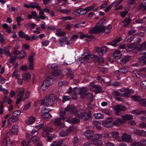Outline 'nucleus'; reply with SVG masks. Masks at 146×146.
Masks as SVG:
<instances>
[{"label": "nucleus", "mask_w": 146, "mask_h": 146, "mask_svg": "<svg viewBox=\"0 0 146 146\" xmlns=\"http://www.w3.org/2000/svg\"><path fill=\"white\" fill-rule=\"evenodd\" d=\"M66 37H62L59 40V43L61 46H62L64 45V42L66 40Z\"/></svg>", "instance_id": "nucleus-33"}, {"label": "nucleus", "mask_w": 146, "mask_h": 146, "mask_svg": "<svg viewBox=\"0 0 146 146\" xmlns=\"http://www.w3.org/2000/svg\"><path fill=\"white\" fill-rule=\"evenodd\" d=\"M78 138L76 137H75L72 139V143L74 144H76L78 142Z\"/></svg>", "instance_id": "nucleus-64"}, {"label": "nucleus", "mask_w": 146, "mask_h": 146, "mask_svg": "<svg viewBox=\"0 0 146 146\" xmlns=\"http://www.w3.org/2000/svg\"><path fill=\"white\" fill-rule=\"evenodd\" d=\"M64 143V141L63 140H60L58 142L56 141V146H61Z\"/></svg>", "instance_id": "nucleus-57"}, {"label": "nucleus", "mask_w": 146, "mask_h": 146, "mask_svg": "<svg viewBox=\"0 0 146 146\" xmlns=\"http://www.w3.org/2000/svg\"><path fill=\"white\" fill-rule=\"evenodd\" d=\"M56 35L58 36H64L65 35V33L62 31L60 29H58L56 30Z\"/></svg>", "instance_id": "nucleus-23"}, {"label": "nucleus", "mask_w": 146, "mask_h": 146, "mask_svg": "<svg viewBox=\"0 0 146 146\" xmlns=\"http://www.w3.org/2000/svg\"><path fill=\"white\" fill-rule=\"evenodd\" d=\"M93 124L99 130H100L101 128L100 126V123L98 121H94L93 122Z\"/></svg>", "instance_id": "nucleus-30"}, {"label": "nucleus", "mask_w": 146, "mask_h": 146, "mask_svg": "<svg viewBox=\"0 0 146 146\" xmlns=\"http://www.w3.org/2000/svg\"><path fill=\"white\" fill-rule=\"evenodd\" d=\"M22 38H24L27 40H30L32 42L34 40H37L38 37H21Z\"/></svg>", "instance_id": "nucleus-39"}, {"label": "nucleus", "mask_w": 146, "mask_h": 146, "mask_svg": "<svg viewBox=\"0 0 146 146\" xmlns=\"http://www.w3.org/2000/svg\"><path fill=\"white\" fill-rule=\"evenodd\" d=\"M87 90L86 87H82L79 89V94L80 95L81 98H84L85 97Z\"/></svg>", "instance_id": "nucleus-15"}, {"label": "nucleus", "mask_w": 146, "mask_h": 146, "mask_svg": "<svg viewBox=\"0 0 146 146\" xmlns=\"http://www.w3.org/2000/svg\"><path fill=\"white\" fill-rule=\"evenodd\" d=\"M139 8L141 10H145L146 9V6L143 4H141L139 6Z\"/></svg>", "instance_id": "nucleus-63"}, {"label": "nucleus", "mask_w": 146, "mask_h": 146, "mask_svg": "<svg viewBox=\"0 0 146 146\" xmlns=\"http://www.w3.org/2000/svg\"><path fill=\"white\" fill-rule=\"evenodd\" d=\"M113 121L112 117H110L106 119L105 120L102 121L103 125L107 128H111L113 126V123L111 122Z\"/></svg>", "instance_id": "nucleus-5"}, {"label": "nucleus", "mask_w": 146, "mask_h": 146, "mask_svg": "<svg viewBox=\"0 0 146 146\" xmlns=\"http://www.w3.org/2000/svg\"><path fill=\"white\" fill-rule=\"evenodd\" d=\"M86 13L85 9L79 8L74 11L73 13L76 15L84 14Z\"/></svg>", "instance_id": "nucleus-13"}, {"label": "nucleus", "mask_w": 146, "mask_h": 146, "mask_svg": "<svg viewBox=\"0 0 146 146\" xmlns=\"http://www.w3.org/2000/svg\"><path fill=\"white\" fill-rule=\"evenodd\" d=\"M24 92L25 90H23L18 92V96L20 97V98H21V99L23 98Z\"/></svg>", "instance_id": "nucleus-58"}, {"label": "nucleus", "mask_w": 146, "mask_h": 146, "mask_svg": "<svg viewBox=\"0 0 146 146\" xmlns=\"http://www.w3.org/2000/svg\"><path fill=\"white\" fill-rule=\"evenodd\" d=\"M60 11L61 13L64 14H68L70 13L71 12L70 9H62L60 10Z\"/></svg>", "instance_id": "nucleus-49"}, {"label": "nucleus", "mask_w": 146, "mask_h": 146, "mask_svg": "<svg viewBox=\"0 0 146 146\" xmlns=\"http://www.w3.org/2000/svg\"><path fill=\"white\" fill-rule=\"evenodd\" d=\"M122 139L123 141L126 142H131L132 139L130 135L128 134L125 133L122 136Z\"/></svg>", "instance_id": "nucleus-9"}, {"label": "nucleus", "mask_w": 146, "mask_h": 146, "mask_svg": "<svg viewBox=\"0 0 146 146\" xmlns=\"http://www.w3.org/2000/svg\"><path fill=\"white\" fill-rule=\"evenodd\" d=\"M140 86L142 89H146V80H143L141 82Z\"/></svg>", "instance_id": "nucleus-47"}, {"label": "nucleus", "mask_w": 146, "mask_h": 146, "mask_svg": "<svg viewBox=\"0 0 146 146\" xmlns=\"http://www.w3.org/2000/svg\"><path fill=\"white\" fill-rule=\"evenodd\" d=\"M85 59H88L89 60H91L92 57H93V55L89 54V53L85 52L83 54Z\"/></svg>", "instance_id": "nucleus-26"}, {"label": "nucleus", "mask_w": 146, "mask_h": 146, "mask_svg": "<svg viewBox=\"0 0 146 146\" xmlns=\"http://www.w3.org/2000/svg\"><path fill=\"white\" fill-rule=\"evenodd\" d=\"M127 109L126 107L124 105L119 104L116 105L114 108L115 112V114L117 116H121L122 113L120 112V111H124Z\"/></svg>", "instance_id": "nucleus-3"}, {"label": "nucleus", "mask_w": 146, "mask_h": 146, "mask_svg": "<svg viewBox=\"0 0 146 146\" xmlns=\"http://www.w3.org/2000/svg\"><path fill=\"white\" fill-rule=\"evenodd\" d=\"M63 72L62 70L58 69L57 70H53L52 72V75L55 76H61V78H62L64 76L62 74Z\"/></svg>", "instance_id": "nucleus-12"}, {"label": "nucleus", "mask_w": 146, "mask_h": 146, "mask_svg": "<svg viewBox=\"0 0 146 146\" xmlns=\"http://www.w3.org/2000/svg\"><path fill=\"white\" fill-rule=\"evenodd\" d=\"M86 96L89 101L91 102L93 100V95L91 93H88L86 95Z\"/></svg>", "instance_id": "nucleus-40"}, {"label": "nucleus", "mask_w": 146, "mask_h": 146, "mask_svg": "<svg viewBox=\"0 0 146 146\" xmlns=\"http://www.w3.org/2000/svg\"><path fill=\"white\" fill-rule=\"evenodd\" d=\"M139 104L144 107H146V100L145 99H140L139 101Z\"/></svg>", "instance_id": "nucleus-41"}, {"label": "nucleus", "mask_w": 146, "mask_h": 146, "mask_svg": "<svg viewBox=\"0 0 146 146\" xmlns=\"http://www.w3.org/2000/svg\"><path fill=\"white\" fill-rule=\"evenodd\" d=\"M51 101V96H46L42 100L41 104L44 106H47Z\"/></svg>", "instance_id": "nucleus-10"}, {"label": "nucleus", "mask_w": 146, "mask_h": 146, "mask_svg": "<svg viewBox=\"0 0 146 146\" xmlns=\"http://www.w3.org/2000/svg\"><path fill=\"white\" fill-rule=\"evenodd\" d=\"M19 120V118L18 117L13 115V116L8 119V121H11L12 122H15Z\"/></svg>", "instance_id": "nucleus-25"}, {"label": "nucleus", "mask_w": 146, "mask_h": 146, "mask_svg": "<svg viewBox=\"0 0 146 146\" xmlns=\"http://www.w3.org/2000/svg\"><path fill=\"white\" fill-rule=\"evenodd\" d=\"M130 21V19L129 18H125V19L123 21V23L124 24V27H126L129 24Z\"/></svg>", "instance_id": "nucleus-43"}, {"label": "nucleus", "mask_w": 146, "mask_h": 146, "mask_svg": "<svg viewBox=\"0 0 146 146\" xmlns=\"http://www.w3.org/2000/svg\"><path fill=\"white\" fill-rule=\"evenodd\" d=\"M111 26L110 25H108L105 27L103 26H96L89 32L90 34H98L105 31V33H109L111 29Z\"/></svg>", "instance_id": "nucleus-1"}, {"label": "nucleus", "mask_w": 146, "mask_h": 146, "mask_svg": "<svg viewBox=\"0 0 146 146\" xmlns=\"http://www.w3.org/2000/svg\"><path fill=\"white\" fill-rule=\"evenodd\" d=\"M77 117L73 118H68L66 121L70 123H77L80 121V118L78 116V115H76Z\"/></svg>", "instance_id": "nucleus-7"}, {"label": "nucleus", "mask_w": 146, "mask_h": 146, "mask_svg": "<svg viewBox=\"0 0 146 146\" xmlns=\"http://www.w3.org/2000/svg\"><path fill=\"white\" fill-rule=\"evenodd\" d=\"M49 111L44 112V114L42 115V118L45 119L51 118L52 116L49 113Z\"/></svg>", "instance_id": "nucleus-27"}, {"label": "nucleus", "mask_w": 146, "mask_h": 146, "mask_svg": "<svg viewBox=\"0 0 146 146\" xmlns=\"http://www.w3.org/2000/svg\"><path fill=\"white\" fill-rule=\"evenodd\" d=\"M121 117L123 120L124 121V123L126 121L132 120L133 119V116L130 114H124L121 116Z\"/></svg>", "instance_id": "nucleus-16"}, {"label": "nucleus", "mask_w": 146, "mask_h": 146, "mask_svg": "<svg viewBox=\"0 0 146 146\" xmlns=\"http://www.w3.org/2000/svg\"><path fill=\"white\" fill-rule=\"evenodd\" d=\"M98 88H95L96 89V93L103 92V91L102 88L98 85Z\"/></svg>", "instance_id": "nucleus-50"}, {"label": "nucleus", "mask_w": 146, "mask_h": 146, "mask_svg": "<svg viewBox=\"0 0 146 146\" xmlns=\"http://www.w3.org/2000/svg\"><path fill=\"white\" fill-rule=\"evenodd\" d=\"M86 36L82 32H79L77 33V34L74 35L72 36Z\"/></svg>", "instance_id": "nucleus-59"}, {"label": "nucleus", "mask_w": 146, "mask_h": 146, "mask_svg": "<svg viewBox=\"0 0 146 146\" xmlns=\"http://www.w3.org/2000/svg\"><path fill=\"white\" fill-rule=\"evenodd\" d=\"M97 80L102 85H104L105 84V81L100 76H98L97 78Z\"/></svg>", "instance_id": "nucleus-46"}, {"label": "nucleus", "mask_w": 146, "mask_h": 146, "mask_svg": "<svg viewBox=\"0 0 146 146\" xmlns=\"http://www.w3.org/2000/svg\"><path fill=\"white\" fill-rule=\"evenodd\" d=\"M18 70H15L13 73V76L15 77L16 78H17L19 77V75L17 74Z\"/></svg>", "instance_id": "nucleus-53"}, {"label": "nucleus", "mask_w": 146, "mask_h": 146, "mask_svg": "<svg viewBox=\"0 0 146 146\" xmlns=\"http://www.w3.org/2000/svg\"><path fill=\"white\" fill-rule=\"evenodd\" d=\"M89 86L90 89L91 91H93L92 88H98V85H95L94 82L93 81L90 83L89 85Z\"/></svg>", "instance_id": "nucleus-29"}, {"label": "nucleus", "mask_w": 146, "mask_h": 146, "mask_svg": "<svg viewBox=\"0 0 146 146\" xmlns=\"http://www.w3.org/2000/svg\"><path fill=\"white\" fill-rule=\"evenodd\" d=\"M65 113L63 111H60V117L61 119L64 120L66 118Z\"/></svg>", "instance_id": "nucleus-37"}, {"label": "nucleus", "mask_w": 146, "mask_h": 146, "mask_svg": "<svg viewBox=\"0 0 146 146\" xmlns=\"http://www.w3.org/2000/svg\"><path fill=\"white\" fill-rule=\"evenodd\" d=\"M31 75L29 73H26L23 75V79L26 81H28L30 80Z\"/></svg>", "instance_id": "nucleus-24"}, {"label": "nucleus", "mask_w": 146, "mask_h": 146, "mask_svg": "<svg viewBox=\"0 0 146 146\" xmlns=\"http://www.w3.org/2000/svg\"><path fill=\"white\" fill-rule=\"evenodd\" d=\"M54 123L56 126H59L61 123L60 119L59 118H56L54 120Z\"/></svg>", "instance_id": "nucleus-45"}, {"label": "nucleus", "mask_w": 146, "mask_h": 146, "mask_svg": "<svg viewBox=\"0 0 146 146\" xmlns=\"http://www.w3.org/2000/svg\"><path fill=\"white\" fill-rule=\"evenodd\" d=\"M112 136L114 138H117L119 137V133L117 132H113L111 133Z\"/></svg>", "instance_id": "nucleus-62"}, {"label": "nucleus", "mask_w": 146, "mask_h": 146, "mask_svg": "<svg viewBox=\"0 0 146 146\" xmlns=\"http://www.w3.org/2000/svg\"><path fill=\"white\" fill-rule=\"evenodd\" d=\"M68 133L67 131H61L60 133V135L62 137H65L68 135Z\"/></svg>", "instance_id": "nucleus-61"}, {"label": "nucleus", "mask_w": 146, "mask_h": 146, "mask_svg": "<svg viewBox=\"0 0 146 146\" xmlns=\"http://www.w3.org/2000/svg\"><path fill=\"white\" fill-rule=\"evenodd\" d=\"M93 116L95 118L97 119H102L103 118V115L100 113H95Z\"/></svg>", "instance_id": "nucleus-32"}, {"label": "nucleus", "mask_w": 146, "mask_h": 146, "mask_svg": "<svg viewBox=\"0 0 146 146\" xmlns=\"http://www.w3.org/2000/svg\"><path fill=\"white\" fill-rule=\"evenodd\" d=\"M84 134L88 139H90L93 136L94 132L91 130H87L84 133Z\"/></svg>", "instance_id": "nucleus-14"}, {"label": "nucleus", "mask_w": 146, "mask_h": 146, "mask_svg": "<svg viewBox=\"0 0 146 146\" xmlns=\"http://www.w3.org/2000/svg\"><path fill=\"white\" fill-rule=\"evenodd\" d=\"M127 71V69L123 68L119 69L118 70L115 71L114 73L117 75H121Z\"/></svg>", "instance_id": "nucleus-19"}, {"label": "nucleus", "mask_w": 146, "mask_h": 146, "mask_svg": "<svg viewBox=\"0 0 146 146\" xmlns=\"http://www.w3.org/2000/svg\"><path fill=\"white\" fill-rule=\"evenodd\" d=\"M35 121V118L33 116L30 117L28 119L26 123L29 125L33 123Z\"/></svg>", "instance_id": "nucleus-21"}, {"label": "nucleus", "mask_w": 146, "mask_h": 146, "mask_svg": "<svg viewBox=\"0 0 146 146\" xmlns=\"http://www.w3.org/2000/svg\"><path fill=\"white\" fill-rule=\"evenodd\" d=\"M18 34L19 36H28V35H26L24 32L22 31H19Z\"/></svg>", "instance_id": "nucleus-56"}, {"label": "nucleus", "mask_w": 146, "mask_h": 146, "mask_svg": "<svg viewBox=\"0 0 146 146\" xmlns=\"http://www.w3.org/2000/svg\"><path fill=\"white\" fill-rule=\"evenodd\" d=\"M127 92H126L124 93L123 94H122V96H124L126 97H128L130 96V94L132 92L131 90H130L129 89V90L128 91H126Z\"/></svg>", "instance_id": "nucleus-48"}, {"label": "nucleus", "mask_w": 146, "mask_h": 146, "mask_svg": "<svg viewBox=\"0 0 146 146\" xmlns=\"http://www.w3.org/2000/svg\"><path fill=\"white\" fill-rule=\"evenodd\" d=\"M48 87V85L46 83V82H43L42 83L40 88L42 90L44 91L47 89Z\"/></svg>", "instance_id": "nucleus-35"}, {"label": "nucleus", "mask_w": 146, "mask_h": 146, "mask_svg": "<svg viewBox=\"0 0 146 146\" xmlns=\"http://www.w3.org/2000/svg\"><path fill=\"white\" fill-rule=\"evenodd\" d=\"M132 99L135 101H139L141 99V98L140 96L138 95H134L132 96L131 97Z\"/></svg>", "instance_id": "nucleus-38"}, {"label": "nucleus", "mask_w": 146, "mask_h": 146, "mask_svg": "<svg viewBox=\"0 0 146 146\" xmlns=\"http://www.w3.org/2000/svg\"><path fill=\"white\" fill-rule=\"evenodd\" d=\"M77 111H77V110L76 107H75L72 108L70 110V113L72 114L76 113H76Z\"/></svg>", "instance_id": "nucleus-51"}, {"label": "nucleus", "mask_w": 146, "mask_h": 146, "mask_svg": "<svg viewBox=\"0 0 146 146\" xmlns=\"http://www.w3.org/2000/svg\"><path fill=\"white\" fill-rule=\"evenodd\" d=\"M123 123H124V121L122 119L118 118L116 120L113 122V124L116 126H118L120 124Z\"/></svg>", "instance_id": "nucleus-18"}, {"label": "nucleus", "mask_w": 146, "mask_h": 146, "mask_svg": "<svg viewBox=\"0 0 146 146\" xmlns=\"http://www.w3.org/2000/svg\"><path fill=\"white\" fill-rule=\"evenodd\" d=\"M39 16L41 19L42 20H44L46 18V16L44 15V11L41 10L39 11Z\"/></svg>", "instance_id": "nucleus-34"}, {"label": "nucleus", "mask_w": 146, "mask_h": 146, "mask_svg": "<svg viewBox=\"0 0 146 146\" xmlns=\"http://www.w3.org/2000/svg\"><path fill=\"white\" fill-rule=\"evenodd\" d=\"M92 143L94 145H102V141L97 139H94L92 141Z\"/></svg>", "instance_id": "nucleus-20"}, {"label": "nucleus", "mask_w": 146, "mask_h": 146, "mask_svg": "<svg viewBox=\"0 0 146 146\" xmlns=\"http://www.w3.org/2000/svg\"><path fill=\"white\" fill-rule=\"evenodd\" d=\"M18 127L17 125H13L11 129L12 133L11 132H8L7 134V136H10L12 134H14L15 135L17 134L18 132Z\"/></svg>", "instance_id": "nucleus-8"}, {"label": "nucleus", "mask_w": 146, "mask_h": 146, "mask_svg": "<svg viewBox=\"0 0 146 146\" xmlns=\"http://www.w3.org/2000/svg\"><path fill=\"white\" fill-rule=\"evenodd\" d=\"M31 140L33 142H36L39 140V138L36 136L35 135L32 137Z\"/></svg>", "instance_id": "nucleus-55"}, {"label": "nucleus", "mask_w": 146, "mask_h": 146, "mask_svg": "<svg viewBox=\"0 0 146 146\" xmlns=\"http://www.w3.org/2000/svg\"><path fill=\"white\" fill-rule=\"evenodd\" d=\"M29 142L28 139L24 140L22 142V143L23 146H27L29 144Z\"/></svg>", "instance_id": "nucleus-60"}, {"label": "nucleus", "mask_w": 146, "mask_h": 146, "mask_svg": "<svg viewBox=\"0 0 146 146\" xmlns=\"http://www.w3.org/2000/svg\"><path fill=\"white\" fill-rule=\"evenodd\" d=\"M30 103L29 102H27L23 108V110H27L30 108Z\"/></svg>", "instance_id": "nucleus-52"}, {"label": "nucleus", "mask_w": 146, "mask_h": 146, "mask_svg": "<svg viewBox=\"0 0 146 146\" xmlns=\"http://www.w3.org/2000/svg\"><path fill=\"white\" fill-rule=\"evenodd\" d=\"M138 49L139 51L141 50H144L146 48V42L142 43L141 44H138Z\"/></svg>", "instance_id": "nucleus-22"}, {"label": "nucleus", "mask_w": 146, "mask_h": 146, "mask_svg": "<svg viewBox=\"0 0 146 146\" xmlns=\"http://www.w3.org/2000/svg\"><path fill=\"white\" fill-rule=\"evenodd\" d=\"M129 57L126 56L120 60V63L121 64L123 65L127 62L129 60Z\"/></svg>", "instance_id": "nucleus-28"}, {"label": "nucleus", "mask_w": 146, "mask_h": 146, "mask_svg": "<svg viewBox=\"0 0 146 146\" xmlns=\"http://www.w3.org/2000/svg\"><path fill=\"white\" fill-rule=\"evenodd\" d=\"M10 58L8 60V61L10 63L13 64L14 63L15 61L17 58V57L16 56H10Z\"/></svg>", "instance_id": "nucleus-36"}, {"label": "nucleus", "mask_w": 146, "mask_h": 146, "mask_svg": "<svg viewBox=\"0 0 146 146\" xmlns=\"http://www.w3.org/2000/svg\"><path fill=\"white\" fill-rule=\"evenodd\" d=\"M43 130L44 131L42 134V136L44 137H47L49 134L51 132L52 129L50 127H48L46 126L43 128Z\"/></svg>", "instance_id": "nucleus-6"}, {"label": "nucleus", "mask_w": 146, "mask_h": 146, "mask_svg": "<svg viewBox=\"0 0 146 146\" xmlns=\"http://www.w3.org/2000/svg\"><path fill=\"white\" fill-rule=\"evenodd\" d=\"M142 111L140 110H135L133 111L132 113L136 115H140L142 114Z\"/></svg>", "instance_id": "nucleus-44"}, {"label": "nucleus", "mask_w": 146, "mask_h": 146, "mask_svg": "<svg viewBox=\"0 0 146 146\" xmlns=\"http://www.w3.org/2000/svg\"><path fill=\"white\" fill-rule=\"evenodd\" d=\"M52 78L51 76H50L47 78L45 80V81L44 82H46V83L49 86L51 84L52 82L51 81V80L52 81Z\"/></svg>", "instance_id": "nucleus-31"}, {"label": "nucleus", "mask_w": 146, "mask_h": 146, "mask_svg": "<svg viewBox=\"0 0 146 146\" xmlns=\"http://www.w3.org/2000/svg\"><path fill=\"white\" fill-rule=\"evenodd\" d=\"M138 44L135 45L134 44L130 43L127 45V48L126 49L127 52H129L134 50L135 52L139 51L138 49Z\"/></svg>", "instance_id": "nucleus-4"}, {"label": "nucleus", "mask_w": 146, "mask_h": 146, "mask_svg": "<svg viewBox=\"0 0 146 146\" xmlns=\"http://www.w3.org/2000/svg\"><path fill=\"white\" fill-rule=\"evenodd\" d=\"M101 111L103 113L108 115L109 116H111L112 115V113L110 111H109L107 110L104 109H101Z\"/></svg>", "instance_id": "nucleus-42"}, {"label": "nucleus", "mask_w": 146, "mask_h": 146, "mask_svg": "<svg viewBox=\"0 0 146 146\" xmlns=\"http://www.w3.org/2000/svg\"><path fill=\"white\" fill-rule=\"evenodd\" d=\"M95 6V4H94L92 5L89 6L85 8V10L86 11V13L87 12L89 11L92 10L94 8Z\"/></svg>", "instance_id": "nucleus-54"}, {"label": "nucleus", "mask_w": 146, "mask_h": 146, "mask_svg": "<svg viewBox=\"0 0 146 146\" xmlns=\"http://www.w3.org/2000/svg\"><path fill=\"white\" fill-rule=\"evenodd\" d=\"M114 58L116 59H120L121 57V54L119 50H117L115 51L113 54Z\"/></svg>", "instance_id": "nucleus-17"}, {"label": "nucleus", "mask_w": 146, "mask_h": 146, "mask_svg": "<svg viewBox=\"0 0 146 146\" xmlns=\"http://www.w3.org/2000/svg\"><path fill=\"white\" fill-rule=\"evenodd\" d=\"M133 132L136 135L142 136H145L146 135V131L141 130H137L136 129H133Z\"/></svg>", "instance_id": "nucleus-11"}, {"label": "nucleus", "mask_w": 146, "mask_h": 146, "mask_svg": "<svg viewBox=\"0 0 146 146\" xmlns=\"http://www.w3.org/2000/svg\"><path fill=\"white\" fill-rule=\"evenodd\" d=\"M76 115L79 117L80 119L84 121H86L91 119V113L90 111L83 112L82 110H79L78 111Z\"/></svg>", "instance_id": "nucleus-2"}]
</instances>
